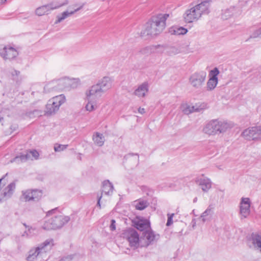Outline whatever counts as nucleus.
I'll return each instance as SVG.
<instances>
[{
  "instance_id": "1",
  "label": "nucleus",
  "mask_w": 261,
  "mask_h": 261,
  "mask_svg": "<svg viewBox=\"0 0 261 261\" xmlns=\"http://www.w3.org/2000/svg\"><path fill=\"white\" fill-rule=\"evenodd\" d=\"M169 14H159L152 16L146 23L140 33V36L145 39L160 35L166 28V21Z\"/></svg>"
},
{
  "instance_id": "2",
  "label": "nucleus",
  "mask_w": 261,
  "mask_h": 261,
  "mask_svg": "<svg viewBox=\"0 0 261 261\" xmlns=\"http://www.w3.org/2000/svg\"><path fill=\"white\" fill-rule=\"evenodd\" d=\"M211 0H202L201 2L195 6L187 10L184 17L186 22L191 23L198 20L202 15L210 13Z\"/></svg>"
},
{
  "instance_id": "3",
  "label": "nucleus",
  "mask_w": 261,
  "mask_h": 261,
  "mask_svg": "<svg viewBox=\"0 0 261 261\" xmlns=\"http://www.w3.org/2000/svg\"><path fill=\"white\" fill-rule=\"evenodd\" d=\"M54 245V240L49 239L39 245L35 249L30 250L29 255L27 257L28 261H36L39 258H43L47 251L50 250Z\"/></svg>"
},
{
  "instance_id": "4",
  "label": "nucleus",
  "mask_w": 261,
  "mask_h": 261,
  "mask_svg": "<svg viewBox=\"0 0 261 261\" xmlns=\"http://www.w3.org/2000/svg\"><path fill=\"white\" fill-rule=\"evenodd\" d=\"M229 127V124L225 122L214 119L207 123L203 128L204 133L209 135L225 132Z\"/></svg>"
},
{
  "instance_id": "5",
  "label": "nucleus",
  "mask_w": 261,
  "mask_h": 261,
  "mask_svg": "<svg viewBox=\"0 0 261 261\" xmlns=\"http://www.w3.org/2000/svg\"><path fill=\"white\" fill-rule=\"evenodd\" d=\"M69 220V217L59 214L46 220L43 228L46 230L59 229L62 227Z\"/></svg>"
},
{
  "instance_id": "6",
  "label": "nucleus",
  "mask_w": 261,
  "mask_h": 261,
  "mask_svg": "<svg viewBox=\"0 0 261 261\" xmlns=\"http://www.w3.org/2000/svg\"><path fill=\"white\" fill-rule=\"evenodd\" d=\"M77 83L73 82L69 79L64 78L57 81H53L44 87V90L47 91L61 90L68 86L75 88L77 86Z\"/></svg>"
},
{
  "instance_id": "7",
  "label": "nucleus",
  "mask_w": 261,
  "mask_h": 261,
  "mask_svg": "<svg viewBox=\"0 0 261 261\" xmlns=\"http://www.w3.org/2000/svg\"><path fill=\"white\" fill-rule=\"evenodd\" d=\"M65 97L61 94L55 96L49 99L46 105V113L51 115L55 113L59 109L60 107L65 102Z\"/></svg>"
},
{
  "instance_id": "8",
  "label": "nucleus",
  "mask_w": 261,
  "mask_h": 261,
  "mask_svg": "<svg viewBox=\"0 0 261 261\" xmlns=\"http://www.w3.org/2000/svg\"><path fill=\"white\" fill-rule=\"evenodd\" d=\"M112 86V81L109 77H104L97 84L92 86L89 89L90 92H92L98 97H100L101 94L109 89Z\"/></svg>"
},
{
  "instance_id": "9",
  "label": "nucleus",
  "mask_w": 261,
  "mask_h": 261,
  "mask_svg": "<svg viewBox=\"0 0 261 261\" xmlns=\"http://www.w3.org/2000/svg\"><path fill=\"white\" fill-rule=\"evenodd\" d=\"M206 77L205 71H196L190 75L189 79V83L195 89H200L204 84Z\"/></svg>"
},
{
  "instance_id": "10",
  "label": "nucleus",
  "mask_w": 261,
  "mask_h": 261,
  "mask_svg": "<svg viewBox=\"0 0 261 261\" xmlns=\"http://www.w3.org/2000/svg\"><path fill=\"white\" fill-rule=\"evenodd\" d=\"M68 4V1L66 0L64 3H60L58 2H53L47 5H45L37 8L36 10V14L38 16H42L48 14L51 11L59 8Z\"/></svg>"
},
{
  "instance_id": "11",
  "label": "nucleus",
  "mask_w": 261,
  "mask_h": 261,
  "mask_svg": "<svg viewBox=\"0 0 261 261\" xmlns=\"http://www.w3.org/2000/svg\"><path fill=\"white\" fill-rule=\"evenodd\" d=\"M123 237L126 239L132 247H137L139 244V235L134 228L125 230L122 233Z\"/></svg>"
},
{
  "instance_id": "12",
  "label": "nucleus",
  "mask_w": 261,
  "mask_h": 261,
  "mask_svg": "<svg viewBox=\"0 0 261 261\" xmlns=\"http://www.w3.org/2000/svg\"><path fill=\"white\" fill-rule=\"evenodd\" d=\"M259 126L250 127L245 129L242 133V136L246 140H259Z\"/></svg>"
},
{
  "instance_id": "13",
  "label": "nucleus",
  "mask_w": 261,
  "mask_h": 261,
  "mask_svg": "<svg viewBox=\"0 0 261 261\" xmlns=\"http://www.w3.org/2000/svg\"><path fill=\"white\" fill-rule=\"evenodd\" d=\"M251 201L249 198L242 197L240 203L241 219L246 218L250 213Z\"/></svg>"
},
{
  "instance_id": "14",
  "label": "nucleus",
  "mask_w": 261,
  "mask_h": 261,
  "mask_svg": "<svg viewBox=\"0 0 261 261\" xmlns=\"http://www.w3.org/2000/svg\"><path fill=\"white\" fill-rule=\"evenodd\" d=\"M86 96L87 103L85 106V109L87 111L92 112L96 109V102L99 97L92 92H90L89 90L86 91Z\"/></svg>"
},
{
  "instance_id": "15",
  "label": "nucleus",
  "mask_w": 261,
  "mask_h": 261,
  "mask_svg": "<svg viewBox=\"0 0 261 261\" xmlns=\"http://www.w3.org/2000/svg\"><path fill=\"white\" fill-rule=\"evenodd\" d=\"M0 55L4 60H12L18 55L16 49L11 46H5L0 50Z\"/></svg>"
},
{
  "instance_id": "16",
  "label": "nucleus",
  "mask_w": 261,
  "mask_h": 261,
  "mask_svg": "<svg viewBox=\"0 0 261 261\" xmlns=\"http://www.w3.org/2000/svg\"><path fill=\"white\" fill-rule=\"evenodd\" d=\"M142 237L145 240L146 245L148 246L156 242L159 239L160 236L155 234L150 228L143 232Z\"/></svg>"
},
{
  "instance_id": "17",
  "label": "nucleus",
  "mask_w": 261,
  "mask_h": 261,
  "mask_svg": "<svg viewBox=\"0 0 261 261\" xmlns=\"http://www.w3.org/2000/svg\"><path fill=\"white\" fill-rule=\"evenodd\" d=\"M195 182L200 186L203 192H207L212 187V183L210 179L205 177L202 175L195 179Z\"/></svg>"
},
{
  "instance_id": "18",
  "label": "nucleus",
  "mask_w": 261,
  "mask_h": 261,
  "mask_svg": "<svg viewBox=\"0 0 261 261\" xmlns=\"http://www.w3.org/2000/svg\"><path fill=\"white\" fill-rule=\"evenodd\" d=\"M249 241L254 248L261 253V232H253L251 234Z\"/></svg>"
},
{
  "instance_id": "19",
  "label": "nucleus",
  "mask_w": 261,
  "mask_h": 261,
  "mask_svg": "<svg viewBox=\"0 0 261 261\" xmlns=\"http://www.w3.org/2000/svg\"><path fill=\"white\" fill-rule=\"evenodd\" d=\"M148 83L146 82H144L135 90L134 94L138 97H144L148 92Z\"/></svg>"
},
{
  "instance_id": "20",
  "label": "nucleus",
  "mask_w": 261,
  "mask_h": 261,
  "mask_svg": "<svg viewBox=\"0 0 261 261\" xmlns=\"http://www.w3.org/2000/svg\"><path fill=\"white\" fill-rule=\"evenodd\" d=\"M163 47L160 48L159 50L157 51L158 53H163V51H165L166 54L170 56H173L177 55L180 52V48L178 47L174 46H165L163 45H162Z\"/></svg>"
},
{
  "instance_id": "21",
  "label": "nucleus",
  "mask_w": 261,
  "mask_h": 261,
  "mask_svg": "<svg viewBox=\"0 0 261 261\" xmlns=\"http://www.w3.org/2000/svg\"><path fill=\"white\" fill-rule=\"evenodd\" d=\"M135 225L137 229L142 232L151 228L150 222L147 220H140L135 223Z\"/></svg>"
},
{
  "instance_id": "22",
  "label": "nucleus",
  "mask_w": 261,
  "mask_h": 261,
  "mask_svg": "<svg viewBox=\"0 0 261 261\" xmlns=\"http://www.w3.org/2000/svg\"><path fill=\"white\" fill-rule=\"evenodd\" d=\"M163 47L161 45L147 46L140 48L139 51L142 55H148L153 53L155 50H159L160 48Z\"/></svg>"
},
{
  "instance_id": "23",
  "label": "nucleus",
  "mask_w": 261,
  "mask_h": 261,
  "mask_svg": "<svg viewBox=\"0 0 261 261\" xmlns=\"http://www.w3.org/2000/svg\"><path fill=\"white\" fill-rule=\"evenodd\" d=\"M16 188V184L13 181L9 184L4 190L3 196L7 198L11 197Z\"/></svg>"
},
{
  "instance_id": "24",
  "label": "nucleus",
  "mask_w": 261,
  "mask_h": 261,
  "mask_svg": "<svg viewBox=\"0 0 261 261\" xmlns=\"http://www.w3.org/2000/svg\"><path fill=\"white\" fill-rule=\"evenodd\" d=\"M113 189L114 187L112 184L109 180H106L102 182V190L101 194L104 193L107 195H111Z\"/></svg>"
},
{
  "instance_id": "25",
  "label": "nucleus",
  "mask_w": 261,
  "mask_h": 261,
  "mask_svg": "<svg viewBox=\"0 0 261 261\" xmlns=\"http://www.w3.org/2000/svg\"><path fill=\"white\" fill-rule=\"evenodd\" d=\"M83 6H81L79 8L76 9L74 11H71L70 12H69L68 11L63 12L61 15H59L57 16V19L55 21V23L58 24V23L61 22L63 20H64L65 19L67 18L68 17L73 14L75 12L79 11L80 9H81L83 8Z\"/></svg>"
},
{
  "instance_id": "26",
  "label": "nucleus",
  "mask_w": 261,
  "mask_h": 261,
  "mask_svg": "<svg viewBox=\"0 0 261 261\" xmlns=\"http://www.w3.org/2000/svg\"><path fill=\"white\" fill-rule=\"evenodd\" d=\"M188 32L187 29L181 27L174 26L169 28V33L171 35H180L186 34Z\"/></svg>"
},
{
  "instance_id": "27",
  "label": "nucleus",
  "mask_w": 261,
  "mask_h": 261,
  "mask_svg": "<svg viewBox=\"0 0 261 261\" xmlns=\"http://www.w3.org/2000/svg\"><path fill=\"white\" fill-rule=\"evenodd\" d=\"M93 140L96 145L100 147L104 144L105 137L102 134L96 132L93 135Z\"/></svg>"
},
{
  "instance_id": "28",
  "label": "nucleus",
  "mask_w": 261,
  "mask_h": 261,
  "mask_svg": "<svg viewBox=\"0 0 261 261\" xmlns=\"http://www.w3.org/2000/svg\"><path fill=\"white\" fill-rule=\"evenodd\" d=\"M212 209L213 208L211 207V206L209 205L206 210L201 214L200 219L201 220L203 223H204L206 221L210 220L211 219V216L213 214Z\"/></svg>"
},
{
  "instance_id": "29",
  "label": "nucleus",
  "mask_w": 261,
  "mask_h": 261,
  "mask_svg": "<svg viewBox=\"0 0 261 261\" xmlns=\"http://www.w3.org/2000/svg\"><path fill=\"white\" fill-rule=\"evenodd\" d=\"M30 159V155L28 153L26 154H21L19 155L15 156L12 160H11V163H16L20 164L21 163L25 162Z\"/></svg>"
},
{
  "instance_id": "30",
  "label": "nucleus",
  "mask_w": 261,
  "mask_h": 261,
  "mask_svg": "<svg viewBox=\"0 0 261 261\" xmlns=\"http://www.w3.org/2000/svg\"><path fill=\"white\" fill-rule=\"evenodd\" d=\"M124 159L126 161H133L136 165H138L139 162V157L138 153H128L124 156Z\"/></svg>"
},
{
  "instance_id": "31",
  "label": "nucleus",
  "mask_w": 261,
  "mask_h": 261,
  "mask_svg": "<svg viewBox=\"0 0 261 261\" xmlns=\"http://www.w3.org/2000/svg\"><path fill=\"white\" fill-rule=\"evenodd\" d=\"M9 73L11 75L12 80L16 83L20 82L22 80V78L20 76V72L19 71L11 69L9 71Z\"/></svg>"
},
{
  "instance_id": "32",
  "label": "nucleus",
  "mask_w": 261,
  "mask_h": 261,
  "mask_svg": "<svg viewBox=\"0 0 261 261\" xmlns=\"http://www.w3.org/2000/svg\"><path fill=\"white\" fill-rule=\"evenodd\" d=\"M181 109L182 112L188 115L193 112L198 111V109H195L194 106L191 107L187 105H183L181 106Z\"/></svg>"
},
{
  "instance_id": "33",
  "label": "nucleus",
  "mask_w": 261,
  "mask_h": 261,
  "mask_svg": "<svg viewBox=\"0 0 261 261\" xmlns=\"http://www.w3.org/2000/svg\"><path fill=\"white\" fill-rule=\"evenodd\" d=\"M218 79H215L214 78L210 77L206 84L207 90L212 91L214 90L216 88L218 84Z\"/></svg>"
},
{
  "instance_id": "34",
  "label": "nucleus",
  "mask_w": 261,
  "mask_h": 261,
  "mask_svg": "<svg viewBox=\"0 0 261 261\" xmlns=\"http://www.w3.org/2000/svg\"><path fill=\"white\" fill-rule=\"evenodd\" d=\"M31 196L33 201H38L42 196V192L41 190L37 189L32 190V195Z\"/></svg>"
},
{
  "instance_id": "35",
  "label": "nucleus",
  "mask_w": 261,
  "mask_h": 261,
  "mask_svg": "<svg viewBox=\"0 0 261 261\" xmlns=\"http://www.w3.org/2000/svg\"><path fill=\"white\" fill-rule=\"evenodd\" d=\"M148 205V203L146 200L140 199L136 203L135 207L137 210H143L147 207Z\"/></svg>"
},
{
  "instance_id": "36",
  "label": "nucleus",
  "mask_w": 261,
  "mask_h": 261,
  "mask_svg": "<svg viewBox=\"0 0 261 261\" xmlns=\"http://www.w3.org/2000/svg\"><path fill=\"white\" fill-rule=\"evenodd\" d=\"M22 198L25 201H33L32 198V190H27L26 191H23L22 192Z\"/></svg>"
},
{
  "instance_id": "37",
  "label": "nucleus",
  "mask_w": 261,
  "mask_h": 261,
  "mask_svg": "<svg viewBox=\"0 0 261 261\" xmlns=\"http://www.w3.org/2000/svg\"><path fill=\"white\" fill-rule=\"evenodd\" d=\"M38 233V230L36 228L31 227L29 228L28 230L25 231L22 236L23 237L26 236L28 237H31L34 235H36Z\"/></svg>"
},
{
  "instance_id": "38",
  "label": "nucleus",
  "mask_w": 261,
  "mask_h": 261,
  "mask_svg": "<svg viewBox=\"0 0 261 261\" xmlns=\"http://www.w3.org/2000/svg\"><path fill=\"white\" fill-rule=\"evenodd\" d=\"M68 146V145L55 144L54 146V150L56 152H60L66 149Z\"/></svg>"
},
{
  "instance_id": "39",
  "label": "nucleus",
  "mask_w": 261,
  "mask_h": 261,
  "mask_svg": "<svg viewBox=\"0 0 261 261\" xmlns=\"http://www.w3.org/2000/svg\"><path fill=\"white\" fill-rule=\"evenodd\" d=\"M257 37L261 38V28L255 30L250 36V38H256Z\"/></svg>"
},
{
  "instance_id": "40",
  "label": "nucleus",
  "mask_w": 261,
  "mask_h": 261,
  "mask_svg": "<svg viewBox=\"0 0 261 261\" xmlns=\"http://www.w3.org/2000/svg\"><path fill=\"white\" fill-rule=\"evenodd\" d=\"M219 74V70L217 68H215L214 69L211 70L210 72V75L211 76V78H214L215 79H218L217 75Z\"/></svg>"
},
{
  "instance_id": "41",
  "label": "nucleus",
  "mask_w": 261,
  "mask_h": 261,
  "mask_svg": "<svg viewBox=\"0 0 261 261\" xmlns=\"http://www.w3.org/2000/svg\"><path fill=\"white\" fill-rule=\"evenodd\" d=\"M174 215V214H168V215H167L168 219H167V222L166 223V225L167 226H170L173 223V217Z\"/></svg>"
},
{
  "instance_id": "42",
  "label": "nucleus",
  "mask_w": 261,
  "mask_h": 261,
  "mask_svg": "<svg viewBox=\"0 0 261 261\" xmlns=\"http://www.w3.org/2000/svg\"><path fill=\"white\" fill-rule=\"evenodd\" d=\"M75 256V255H70L64 256L61 258L59 261H73Z\"/></svg>"
},
{
  "instance_id": "43",
  "label": "nucleus",
  "mask_w": 261,
  "mask_h": 261,
  "mask_svg": "<svg viewBox=\"0 0 261 261\" xmlns=\"http://www.w3.org/2000/svg\"><path fill=\"white\" fill-rule=\"evenodd\" d=\"M28 153L30 154V156L32 155V156H33L36 159H37L39 155L38 152L36 150H31Z\"/></svg>"
},
{
  "instance_id": "44",
  "label": "nucleus",
  "mask_w": 261,
  "mask_h": 261,
  "mask_svg": "<svg viewBox=\"0 0 261 261\" xmlns=\"http://www.w3.org/2000/svg\"><path fill=\"white\" fill-rule=\"evenodd\" d=\"M116 221L115 220L112 219L111 220V223L110 226V229L112 231L115 230L116 229Z\"/></svg>"
},
{
  "instance_id": "45",
  "label": "nucleus",
  "mask_w": 261,
  "mask_h": 261,
  "mask_svg": "<svg viewBox=\"0 0 261 261\" xmlns=\"http://www.w3.org/2000/svg\"><path fill=\"white\" fill-rule=\"evenodd\" d=\"M57 208H54V209H53V210H51L50 211H48L47 214H46V216H49L51 215H52L53 214H55V212L57 211Z\"/></svg>"
},
{
  "instance_id": "46",
  "label": "nucleus",
  "mask_w": 261,
  "mask_h": 261,
  "mask_svg": "<svg viewBox=\"0 0 261 261\" xmlns=\"http://www.w3.org/2000/svg\"><path fill=\"white\" fill-rule=\"evenodd\" d=\"M101 198H102V194H101L100 196H99V195L97 196L98 200H97V205L99 207V208H101L100 200H101Z\"/></svg>"
},
{
  "instance_id": "47",
  "label": "nucleus",
  "mask_w": 261,
  "mask_h": 261,
  "mask_svg": "<svg viewBox=\"0 0 261 261\" xmlns=\"http://www.w3.org/2000/svg\"><path fill=\"white\" fill-rule=\"evenodd\" d=\"M191 224L192 225V227L193 228H194V227H195L196 225V219L195 218H193L192 220V221H191Z\"/></svg>"
},
{
  "instance_id": "48",
  "label": "nucleus",
  "mask_w": 261,
  "mask_h": 261,
  "mask_svg": "<svg viewBox=\"0 0 261 261\" xmlns=\"http://www.w3.org/2000/svg\"><path fill=\"white\" fill-rule=\"evenodd\" d=\"M138 112L141 114H143L145 113V109L144 108H139Z\"/></svg>"
},
{
  "instance_id": "49",
  "label": "nucleus",
  "mask_w": 261,
  "mask_h": 261,
  "mask_svg": "<svg viewBox=\"0 0 261 261\" xmlns=\"http://www.w3.org/2000/svg\"><path fill=\"white\" fill-rule=\"evenodd\" d=\"M259 140H261V126H259Z\"/></svg>"
},
{
  "instance_id": "50",
  "label": "nucleus",
  "mask_w": 261,
  "mask_h": 261,
  "mask_svg": "<svg viewBox=\"0 0 261 261\" xmlns=\"http://www.w3.org/2000/svg\"><path fill=\"white\" fill-rule=\"evenodd\" d=\"M6 2V0H0V4H4Z\"/></svg>"
},
{
  "instance_id": "51",
  "label": "nucleus",
  "mask_w": 261,
  "mask_h": 261,
  "mask_svg": "<svg viewBox=\"0 0 261 261\" xmlns=\"http://www.w3.org/2000/svg\"><path fill=\"white\" fill-rule=\"evenodd\" d=\"M197 197L194 198L193 199V202L195 203L197 202Z\"/></svg>"
},
{
  "instance_id": "52",
  "label": "nucleus",
  "mask_w": 261,
  "mask_h": 261,
  "mask_svg": "<svg viewBox=\"0 0 261 261\" xmlns=\"http://www.w3.org/2000/svg\"><path fill=\"white\" fill-rule=\"evenodd\" d=\"M229 13V10L226 11L225 12V14Z\"/></svg>"
},
{
  "instance_id": "53",
  "label": "nucleus",
  "mask_w": 261,
  "mask_h": 261,
  "mask_svg": "<svg viewBox=\"0 0 261 261\" xmlns=\"http://www.w3.org/2000/svg\"><path fill=\"white\" fill-rule=\"evenodd\" d=\"M258 78H259V82H261V75H260Z\"/></svg>"
}]
</instances>
